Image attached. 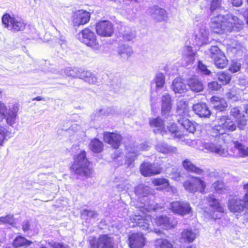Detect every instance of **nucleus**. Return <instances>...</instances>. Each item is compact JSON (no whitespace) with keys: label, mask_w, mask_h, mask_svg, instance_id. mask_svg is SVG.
I'll use <instances>...</instances> for the list:
<instances>
[{"label":"nucleus","mask_w":248,"mask_h":248,"mask_svg":"<svg viewBox=\"0 0 248 248\" xmlns=\"http://www.w3.org/2000/svg\"><path fill=\"white\" fill-rule=\"evenodd\" d=\"M152 182L154 186H161L162 189H166L170 188L169 180L164 177L154 178Z\"/></svg>","instance_id":"nucleus-30"},{"label":"nucleus","mask_w":248,"mask_h":248,"mask_svg":"<svg viewBox=\"0 0 248 248\" xmlns=\"http://www.w3.org/2000/svg\"><path fill=\"white\" fill-rule=\"evenodd\" d=\"M227 31L231 32L234 29H238L243 25L242 20L239 19L236 16L231 15L227 18L225 17Z\"/></svg>","instance_id":"nucleus-18"},{"label":"nucleus","mask_w":248,"mask_h":248,"mask_svg":"<svg viewBox=\"0 0 248 248\" xmlns=\"http://www.w3.org/2000/svg\"><path fill=\"white\" fill-rule=\"evenodd\" d=\"M218 81L223 85L228 84L231 82L232 76L225 71H221L217 75Z\"/></svg>","instance_id":"nucleus-32"},{"label":"nucleus","mask_w":248,"mask_h":248,"mask_svg":"<svg viewBox=\"0 0 248 248\" xmlns=\"http://www.w3.org/2000/svg\"><path fill=\"white\" fill-rule=\"evenodd\" d=\"M90 164V161L87 158L86 151L82 150L74 156L70 170L74 174L88 178L92 173V169L89 167Z\"/></svg>","instance_id":"nucleus-1"},{"label":"nucleus","mask_w":248,"mask_h":248,"mask_svg":"<svg viewBox=\"0 0 248 248\" xmlns=\"http://www.w3.org/2000/svg\"><path fill=\"white\" fill-rule=\"evenodd\" d=\"M167 128L168 131L174 138L182 140H185V138L186 134L183 133L176 124H171L168 126Z\"/></svg>","instance_id":"nucleus-25"},{"label":"nucleus","mask_w":248,"mask_h":248,"mask_svg":"<svg viewBox=\"0 0 248 248\" xmlns=\"http://www.w3.org/2000/svg\"><path fill=\"white\" fill-rule=\"evenodd\" d=\"M152 10H153V13L154 14L160 15L161 17H164L166 13V11L163 9L159 8L157 6H154Z\"/></svg>","instance_id":"nucleus-50"},{"label":"nucleus","mask_w":248,"mask_h":248,"mask_svg":"<svg viewBox=\"0 0 248 248\" xmlns=\"http://www.w3.org/2000/svg\"><path fill=\"white\" fill-rule=\"evenodd\" d=\"M234 147L237 149L239 153L242 155L243 156H245V155H247V154H245L246 153V149H245L244 147V146L239 142L238 141H235L234 143Z\"/></svg>","instance_id":"nucleus-43"},{"label":"nucleus","mask_w":248,"mask_h":248,"mask_svg":"<svg viewBox=\"0 0 248 248\" xmlns=\"http://www.w3.org/2000/svg\"><path fill=\"white\" fill-rule=\"evenodd\" d=\"M49 245L52 248H70L69 246L65 245L62 242L49 243Z\"/></svg>","instance_id":"nucleus-51"},{"label":"nucleus","mask_w":248,"mask_h":248,"mask_svg":"<svg viewBox=\"0 0 248 248\" xmlns=\"http://www.w3.org/2000/svg\"><path fill=\"white\" fill-rule=\"evenodd\" d=\"M103 136L104 142L110 145L114 149H119L122 143L123 137L117 131H105Z\"/></svg>","instance_id":"nucleus-11"},{"label":"nucleus","mask_w":248,"mask_h":248,"mask_svg":"<svg viewBox=\"0 0 248 248\" xmlns=\"http://www.w3.org/2000/svg\"><path fill=\"white\" fill-rule=\"evenodd\" d=\"M193 110L200 118H209L211 112L205 103L199 102L193 105Z\"/></svg>","instance_id":"nucleus-17"},{"label":"nucleus","mask_w":248,"mask_h":248,"mask_svg":"<svg viewBox=\"0 0 248 248\" xmlns=\"http://www.w3.org/2000/svg\"><path fill=\"white\" fill-rule=\"evenodd\" d=\"M33 242L21 235L16 236L13 240L12 245L14 248H27L32 245Z\"/></svg>","instance_id":"nucleus-21"},{"label":"nucleus","mask_w":248,"mask_h":248,"mask_svg":"<svg viewBox=\"0 0 248 248\" xmlns=\"http://www.w3.org/2000/svg\"><path fill=\"white\" fill-rule=\"evenodd\" d=\"M220 6V3L218 0H213L211 2L210 10L212 12L214 11L217 8Z\"/></svg>","instance_id":"nucleus-57"},{"label":"nucleus","mask_w":248,"mask_h":248,"mask_svg":"<svg viewBox=\"0 0 248 248\" xmlns=\"http://www.w3.org/2000/svg\"><path fill=\"white\" fill-rule=\"evenodd\" d=\"M208 87L211 91H217L220 89L221 85L217 81H212L208 83Z\"/></svg>","instance_id":"nucleus-45"},{"label":"nucleus","mask_w":248,"mask_h":248,"mask_svg":"<svg viewBox=\"0 0 248 248\" xmlns=\"http://www.w3.org/2000/svg\"><path fill=\"white\" fill-rule=\"evenodd\" d=\"M146 243V238L141 232H133L128 235L127 244L130 248H143Z\"/></svg>","instance_id":"nucleus-14"},{"label":"nucleus","mask_w":248,"mask_h":248,"mask_svg":"<svg viewBox=\"0 0 248 248\" xmlns=\"http://www.w3.org/2000/svg\"><path fill=\"white\" fill-rule=\"evenodd\" d=\"M245 112L248 116V104L246 105L245 108Z\"/></svg>","instance_id":"nucleus-60"},{"label":"nucleus","mask_w":248,"mask_h":248,"mask_svg":"<svg viewBox=\"0 0 248 248\" xmlns=\"http://www.w3.org/2000/svg\"><path fill=\"white\" fill-rule=\"evenodd\" d=\"M40 248H47L45 246H42Z\"/></svg>","instance_id":"nucleus-63"},{"label":"nucleus","mask_w":248,"mask_h":248,"mask_svg":"<svg viewBox=\"0 0 248 248\" xmlns=\"http://www.w3.org/2000/svg\"><path fill=\"white\" fill-rule=\"evenodd\" d=\"M155 82L157 88H162L165 83V77L162 73H158L156 75Z\"/></svg>","instance_id":"nucleus-38"},{"label":"nucleus","mask_w":248,"mask_h":248,"mask_svg":"<svg viewBox=\"0 0 248 248\" xmlns=\"http://www.w3.org/2000/svg\"><path fill=\"white\" fill-rule=\"evenodd\" d=\"M149 124L150 126L157 128L158 129L164 128V121L158 116L155 118L150 119Z\"/></svg>","instance_id":"nucleus-34"},{"label":"nucleus","mask_w":248,"mask_h":248,"mask_svg":"<svg viewBox=\"0 0 248 248\" xmlns=\"http://www.w3.org/2000/svg\"><path fill=\"white\" fill-rule=\"evenodd\" d=\"M246 2H247V4L248 5V0H246Z\"/></svg>","instance_id":"nucleus-64"},{"label":"nucleus","mask_w":248,"mask_h":248,"mask_svg":"<svg viewBox=\"0 0 248 248\" xmlns=\"http://www.w3.org/2000/svg\"><path fill=\"white\" fill-rule=\"evenodd\" d=\"M211 101L214 105V108L219 111L225 110L228 107L227 102L224 99L217 96L212 97Z\"/></svg>","instance_id":"nucleus-26"},{"label":"nucleus","mask_w":248,"mask_h":248,"mask_svg":"<svg viewBox=\"0 0 248 248\" xmlns=\"http://www.w3.org/2000/svg\"><path fill=\"white\" fill-rule=\"evenodd\" d=\"M81 76L82 78L90 84H94L96 82V77L90 71H83Z\"/></svg>","instance_id":"nucleus-36"},{"label":"nucleus","mask_w":248,"mask_h":248,"mask_svg":"<svg viewBox=\"0 0 248 248\" xmlns=\"http://www.w3.org/2000/svg\"><path fill=\"white\" fill-rule=\"evenodd\" d=\"M18 110V107L16 105H13V107L9 109L4 117L8 125L12 126L16 123Z\"/></svg>","instance_id":"nucleus-22"},{"label":"nucleus","mask_w":248,"mask_h":248,"mask_svg":"<svg viewBox=\"0 0 248 248\" xmlns=\"http://www.w3.org/2000/svg\"><path fill=\"white\" fill-rule=\"evenodd\" d=\"M210 58L217 68L223 69L228 64V60L224 53L217 46H211L210 49Z\"/></svg>","instance_id":"nucleus-9"},{"label":"nucleus","mask_w":248,"mask_h":248,"mask_svg":"<svg viewBox=\"0 0 248 248\" xmlns=\"http://www.w3.org/2000/svg\"><path fill=\"white\" fill-rule=\"evenodd\" d=\"M144 189V186L142 185H139L135 188V193L137 195H142L143 196L145 195L143 194L141 191Z\"/></svg>","instance_id":"nucleus-56"},{"label":"nucleus","mask_w":248,"mask_h":248,"mask_svg":"<svg viewBox=\"0 0 248 248\" xmlns=\"http://www.w3.org/2000/svg\"><path fill=\"white\" fill-rule=\"evenodd\" d=\"M12 221V217L9 215L0 217V222L4 224L10 223Z\"/></svg>","instance_id":"nucleus-54"},{"label":"nucleus","mask_w":248,"mask_h":248,"mask_svg":"<svg viewBox=\"0 0 248 248\" xmlns=\"http://www.w3.org/2000/svg\"><path fill=\"white\" fill-rule=\"evenodd\" d=\"M155 246V248H173L172 244L169 241L163 238L156 239Z\"/></svg>","instance_id":"nucleus-33"},{"label":"nucleus","mask_w":248,"mask_h":248,"mask_svg":"<svg viewBox=\"0 0 248 248\" xmlns=\"http://www.w3.org/2000/svg\"><path fill=\"white\" fill-rule=\"evenodd\" d=\"M187 84L190 89L195 92H200L203 90L202 82L196 78H191L188 80Z\"/></svg>","instance_id":"nucleus-28"},{"label":"nucleus","mask_w":248,"mask_h":248,"mask_svg":"<svg viewBox=\"0 0 248 248\" xmlns=\"http://www.w3.org/2000/svg\"><path fill=\"white\" fill-rule=\"evenodd\" d=\"M138 225L143 230H147L149 228V221L146 218L141 217L139 219Z\"/></svg>","instance_id":"nucleus-44"},{"label":"nucleus","mask_w":248,"mask_h":248,"mask_svg":"<svg viewBox=\"0 0 248 248\" xmlns=\"http://www.w3.org/2000/svg\"><path fill=\"white\" fill-rule=\"evenodd\" d=\"M171 109V102L170 96L166 94L162 96L161 114L163 116L169 115Z\"/></svg>","instance_id":"nucleus-24"},{"label":"nucleus","mask_w":248,"mask_h":248,"mask_svg":"<svg viewBox=\"0 0 248 248\" xmlns=\"http://www.w3.org/2000/svg\"><path fill=\"white\" fill-rule=\"evenodd\" d=\"M90 150L94 153H100L104 150V144L102 141L97 138L91 140L89 144Z\"/></svg>","instance_id":"nucleus-27"},{"label":"nucleus","mask_w":248,"mask_h":248,"mask_svg":"<svg viewBox=\"0 0 248 248\" xmlns=\"http://www.w3.org/2000/svg\"><path fill=\"white\" fill-rule=\"evenodd\" d=\"M237 91L236 88H232L229 90L225 94L226 97L228 99H235L237 98Z\"/></svg>","instance_id":"nucleus-42"},{"label":"nucleus","mask_w":248,"mask_h":248,"mask_svg":"<svg viewBox=\"0 0 248 248\" xmlns=\"http://www.w3.org/2000/svg\"><path fill=\"white\" fill-rule=\"evenodd\" d=\"M32 101H42V100H45V98L43 97L38 96L37 97H35L34 98H33L32 99Z\"/></svg>","instance_id":"nucleus-59"},{"label":"nucleus","mask_w":248,"mask_h":248,"mask_svg":"<svg viewBox=\"0 0 248 248\" xmlns=\"http://www.w3.org/2000/svg\"><path fill=\"white\" fill-rule=\"evenodd\" d=\"M132 153L133 154V155L128 157L125 161V163L128 166H130L131 165H132L135 159H136L137 158L138 154L134 152H132Z\"/></svg>","instance_id":"nucleus-52"},{"label":"nucleus","mask_w":248,"mask_h":248,"mask_svg":"<svg viewBox=\"0 0 248 248\" xmlns=\"http://www.w3.org/2000/svg\"><path fill=\"white\" fill-rule=\"evenodd\" d=\"M246 151V153L245 154H247V155H245V156H248V147L247 148Z\"/></svg>","instance_id":"nucleus-62"},{"label":"nucleus","mask_w":248,"mask_h":248,"mask_svg":"<svg viewBox=\"0 0 248 248\" xmlns=\"http://www.w3.org/2000/svg\"><path fill=\"white\" fill-rule=\"evenodd\" d=\"M198 68L204 75H209L211 73V71L208 69L207 66L201 61L198 62Z\"/></svg>","instance_id":"nucleus-40"},{"label":"nucleus","mask_w":248,"mask_h":248,"mask_svg":"<svg viewBox=\"0 0 248 248\" xmlns=\"http://www.w3.org/2000/svg\"><path fill=\"white\" fill-rule=\"evenodd\" d=\"M90 248H115L113 238L107 234L93 236L88 240Z\"/></svg>","instance_id":"nucleus-8"},{"label":"nucleus","mask_w":248,"mask_h":248,"mask_svg":"<svg viewBox=\"0 0 248 248\" xmlns=\"http://www.w3.org/2000/svg\"><path fill=\"white\" fill-rule=\"evenodd\" d=\"M211 28L212 31L217 34H222L227 31L225 16L218 15L212 18Z\"/></svg>","instance_id":"nucleus-16"},{"label":"nucleus","mask_w":248,"mask_h":248,"mask_svg":"<svg viewBox=\"0 0 248 248\" xmlns=\"http://www.w3.org/2000/svg\"><path fill=\"white\" fill-rule=\"evenodd\" d=\"M9 133L6 128L1 125H0V145H3L4 140L6 139L8 133Z\"/></svg>","instance_id":"nucleus-39"},{"label":"nucleus","mask_w":248,"mask_h":248,"mask_svg":"<svg viewBox=\"0 0 248 248\" xmlns=\"http://www.w3.org/2000/svg\"><path fill=\"white\" fill-rule=\"evenodd\" d=\"M228 1L234 6L239 7L243 4V0H228Z\"/></svg>","instance_id":"nucleus-58"},{"label":"nucleus","mask_w":248,"mask_h":248,"mask_svg":"<svg viewBox=\"0 0 248 248\" xmlns=\"http://www.w3.org/2000/svg\"><path fill=\"white\" fill-rule=\"evenodd\" d=\"M245 193L243 199L233 197L229 200L228 207L230 212L240 213L245 210L248 211V182L243 185Z\"/></svg>","instance_id":"nucleus-4"},{"label":"nucleus","mask_w":248,"mask_h":248,"mask_svg":"<svg viewBox=\"0 0 248 248\" xmlns=\"http://www.w3.org/2000/svg\"><path fill=\"white\" fill-rule=\"evenodd\" d=\"M225 133L226 132L222 124H216L214 125L210 132L211 136L214 138L219 137L221 135Z\"/></svg>","instance_id":"nucleus-35"},{"label":"nucleus","mask_w":248,"mask_h":248,"mask_svg":"<svg viewBox=\"0 0 248 248\" xmlns=\"http://www.w3.org/2000/svg\"><path fill=\"white\" fill-rule=\"evenodd\" d=\"M162 171L161 168L155 167L154 164L150 162H143L140 167V173L145 177L158 175Z\"/></svg>","instance_id":"nucleus-15"},{"label":"nucleus","mask_w":248,"mask_h":248,"mask_svg":"<svg viewBox=\"0 0 248 248\" xmlns=\"http://www.w3.org/2000/svg\"><path fill=\"white\" fill-rule=\"evenodd\" d=\"M158 150L159 152L164 154H167L172 153L173 151V149L170 147L164 145H161L158 147Z\"/></svg>","instance_id":"nucleus-46"},{"label":"nucleus","mask_w":248,"mask_h":248,"mask_svg":"<svg viewBox=\"0 0 248 248\" xmlns=\"http://www.w3.org/2000/svg\"><path fill=\"white\" fill-rule=\"evenodd\" d=\"M197 237V233L191 229H185L181 233V239L186 243H192Z\"/></svg>","instance_id":"nucleus-23"},{"label":"nucleus","mask_w":248,"mask_h":248,"mask_svg":"<svg viewBox=\"0 0 248 248\" xmlns=\"http://www.w3.org/2000/svg\"><path fill=\"white\" fill-rule=\"evenodd\" d=\"M241 67L240 64L236 62H232L229 68V70L232 73H236L240 71Z\"/></svg>","instance_id":"nucleus-48"},{"label":"nucleus","mask_w":248,"mask_h":248,"mask_svg":"<svg viewBox=\"0 0 248 248\" xmlns=\"http://www.w3.org/2000/svg\"><path fill=\"white\" fill-rule=\"evenodd\" d=\"M190 110L187 103L183 101L178 102L176 109L179 117L178 122L186 131L193 133L196 131V126L194 123L188 119L190 117Z\"/></svg>","instance_id":"nucleus-2"},{"label":"nucleus","mask_w":248,"mask_h":248,"mask_svg":"<svg viewBox=\"0 0 248 248\" xmlns=\"http://www.w3.org/2000/svg\"><path fill=\"white\" fill-rule=\"evenodd\" d=\"M225 118L224 122L222 124L225 132H232L237 128V125L235 123L228 117H224Z\"/></svg>","instance_id":"nucleus-31"},{"label":"nucleus","mask_w":248,"mask_h":248,"mask_svg":"<svg viewBox=\"0 0 248 248\" xmlns=\"http://www.w3.org/2000/svg\"><path fill=\"white\" fill-rule=\"evenodd\" d=\"M214 189L217 191H222L226 189L224 184L223 181L217 180L213 184Z\"/></svg>","instance_id":"nucleus-41"},{"label":"nucleus","mask_w":248,"mask_h":248,"mask_svg":"<svg viewBox=\"0 0 248 248\" xmlns=\"http://www.w3.org/2000/svg\"><path fill=\"white\" fill-rule=\"evenodd\" d=\"M174 174H175L176 177H180L181 176L180 173L179 172H175Z\"/></svg>","instance_id":"nucleus-61"},{"label":"nucleus","mask_w":248,"mask_h":248,"mask_svg":"<svg viewBox=\"0 0 248 248\" xmlns=\"http://www.w3.org/2000/svg\"><path fill=\"white\" fill-rule=\"evenodd\" d=\"M230 115L235 119H240L245 117L239 107H233L230 111Z\"/></svg>","instance_id":"nucleus-37"},{"label":"nucleus","mask_w":248,"mask_h":248,"mask_svg":"<svg viewBox=\"0 0 248 248\" xmlns=\"http://www.w3.org/2000/svg\"><path fill=\"white\" fill-rule=\"evenodd\" d=\"M238 120L237 126L241 130L243 129L247 125V120L244 118Z\"/></svg>","instance_id":"nucleus-53"},{"label":"nucleus","mask_w":248,"mask_h":248,"mask_svg":"<svg viewBox=\"0 0 248 248\" xmlns=\"http://www.w3.org/2000/svg\"><path fill=\"white\" fill-rule=\"evenodd\" d=\"M186 49L187 51L189 53L188 54H185V57L186 58H189L192 61H194V58L195 56V53L193 52L192 48L191 46H186Z\"/></svg>","instance_id":"nucleus-47"},{"label":"nucleus","mask_w":248,"mask_h":248,"mask_svg":"<svg viewBox=\"0 0 248 248\" xmlns=\"http://www.w3.org/2000/svg\"><path fill=\"white\" fill-rule=\"evenodd\" d=\"M96 33L91 28L87 27L79 31L78 34V39L92 49L98 50L101 46Z\"/></svg>","instance_id":"nucleus-3"},{"label":"nucleus","mask_w":248,"mask_h":248,"mask_svg":"<svg viewBox=\"0 0 248 248\" xmlns=\"http://www.w3.org/2000/svg\"><path fill=\"white\" fill-rule=\"evenodd\" d=\"M7 112L6 106L3 103H0V121L4 119Z\"/></svg>","instance_id":"nucleus-49"},{"label":"nucleus","mask_w":248,"mask_h":248,"mask_svg":"<svg viewBox=\"0 0 248 248\" xmlns=\"http://www.w3.org/2000/svg\"><path fill=\"white\" fill-rule=\"evenodd\" d=\"M184 169L188 172L192 173L198 175L202 174L204 171L202 169L196 166L192 161L188 159H184L182 162Z\"/></svg>","instance_id":"nucleus-20"},{"label":"nucleus","mask_w":248,"mask_h":248,"mask_svg":"<svg viewBox=\"0 0 248 248\" xmlns=\"http://www.w3.org/2000/svg\"><path fill=\"white\" fill-rule=\"evenodd\" d=\"M2 23L5 28L10 27V30L16 32L24 31L27 26V23L23 19L11 16L7 13L3 15Z\"/></svg>","instance_id":"nucleus-6"},{"label":"nucleus","mask_w":248,"mask_h":248,"mask_svg":"<svg viewBox=\"0 0 248 248\" xmlns=\"http://www.w3.org/2000/svg\"><path fill=\"white\" fill-rule=\"evenodd\" d=\"M184 188L187 191L195 193L201 194L206 193L207 185L202 178L195 176H191L190 180H187L183 183Z\"/></svg>","instance_id":"nucleus-5"},{"label":"nucleus","mask_w":248,"mask_h":248,"mask_svg":"<svg viewBox=\"0 0 248 248\" xmlns=\"http://www.w3.org/2000/svg\"><path fill=\"white\" fill-rule=\"evenodd\" d=\"M22 229L24 232H27L31 230V224L29 221H26L22 225Z\"/></svg>","instance_id":"nucleus-55"},{"label":"nucleus","mask_w":248,"mask_h":248,"mask_svg":"<svg viewBox=\"0 0 248 248\" xmlns=\"http://www.w3.org/2000/svg\"><path fill=\"white\" fill-rule=\"evenodd\" d=\"M207 202L209 206L213 209V211L208 213L209 217L214 220L221 219V216L219 214L224 215L226 213L224 206L212 195H209L207 198Z\"/></svg>","instance_id":"nucleus-7"},{"label":"nucleus","mask_w":248,"mask_h":248,"mask_svg":"<svg viewBox=\"0 0 248 248\" xmlns=\"http://www.w3.org/2000/svg\"><path fill=\"white\" fill-rule=\"evenodd\" d=\"M155 223L157 226L162 227L166 230L174 228L177 225V222L173 223L166 216H159L155 217Z\"/></svg>","instance_id":"nucleus-19"},{"label":"nucleus","mask_w":248,"mask_h":248,"mask_svg":"<svg viewBox=\"0 0 248 248\" xmlns=\"http://www.w3.org/2000/svg\"><path fill=\"white\" fill-rule=\"evenodd\" d=\"M96 34L102 37H110L114 33L113 23L108 20H100L95 25Z\"/></svg>","instance_id":"nucleus-10"},{"label":"nucleus","mask_w":248,"mask_h":248,"mask_svg":"<svg viewBox=\"0 0 248 248\" xmlns=\"http://www.w3.org/2000/svg\"><path fill=\"white\" fill-rule=\"evenodd\" d=\"M172 89L176 93H182L185 92L186 89L185 83L180 78H175L172 82Z\"/></svg>","instance_id":"nucleus-29"},{"label":"nucleus","mask_w":248,"mask_h":248,"mask_svg":"<svg viewBox=\"0 0 248 248\" xmlns=\"http://www.w3.org/2000/svg\"><path fill=\"white\" fill-rule=\"evenodd\" d=\"M90 18V13L86 10L81 9L76 11L73 13L72 21L74 27H79L88 23Z\"/></svg>","instance_id":"nucleus-13"},{"label":"nucleus","mask_w":248,"mask_h":248,"mask_svg":"<svg viewBox=\"0 0 248 248\" xmlns=\"http://www.w3.org/2000/svg\"><path fill=\"white\" fill-rule=\"evenodd\" d=\"M170 209L175 214L182 216L190 214L192 208L190 204L186 202L175 201L170 203Z\"/></svg>","instance_id":"nucleus-12"}]
</instances>
